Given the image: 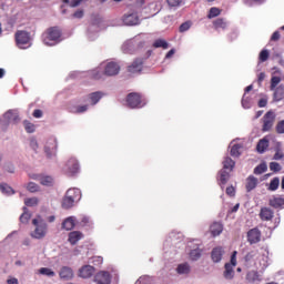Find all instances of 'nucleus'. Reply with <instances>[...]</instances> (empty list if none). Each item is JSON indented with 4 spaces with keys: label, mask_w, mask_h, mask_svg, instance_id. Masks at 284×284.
<instances>
[{
    "label": "nucleus",
    "mask_w": 284,
    "mask_h": 284,
    "mask_svg": "<svg viewBox=\"0 0 284 284\" xmlns=\"http://www.w3.org/2000/svg\"><path fill=\"white\" fill-rule=\"evenodd\" d=\"M61 29L59 27L48 28L41 36L42 42L44 45H57L61 43Z\"/></svg>",
    "instance_id": "1"
},
{
    "label": "nucleus",
    "mask_w": 284,
    "mask_h": 284,
    "mask_svg": "<svg viewBox=\"0 0 284 284\" xmlns=\"http://www.w3.org/2000/svg\"><path fill=\"white\" fill-rule=\"evenodd\" d=\"M81 200V190L79 189H69L62 200V207L64 210H70L74 207V203Z\"/></svg>",
    "instance_id": "2"
},
{
    "label": "nucleus",
    "mask_w": 284,
    "mask_h": 284,
    "mask_svg": "<svg viewBox=\"0 0 284 284\" xmlns=\"http://www.w3.org/2000/svg\"><path fill=\"white\" fill-rule=\"evenodd\" d=\"M32 225H34L36 229L31 232V237L38 240L45 239L48 234V223H45L41 216H38V219L32 220Z\"/></svg>",
    "instance_id": "3"
},
{
    "label": "nucleus",
    "mask_w": 284,
    "mask_h": 284,
    "mask_svg": "<svg viewBox=\"0 0 284 284\" xmlns=\"http://www.w3.org/2000/svg\"><path fill=\"white\" fill-rule=\"evenodd\" d=\"M16 43L21 50L30 48V32L19 30L14 34Z\"/></svg>",
    "instance_id": "4"
},
{
    "label": "nucleus",
    "mask_w": 284,
    "mask_h": 284,
    "mask_svg": "<svg viewBox=\"0 0 284 284\" xmlns=\"http://www.w3.org/2000/svg\"><path fill=\"white\" fill-rule=\"evenodd\" d=\"M276 123V113L267 111L262 118V132H270Z\"/></svg>",
    "instance_id": "5"
},
{
    "label": "nucleus",
    "mask_w": 284,
    "mask_h": 284,
    "mask_svg": "<svg viewBox=\"0 0 284 284\" xmlns=\"http://www.w3.org/2000/svg\"><path fill=\"white\" fill-rule=\"evenodd\" d=\"M126 103L129 108H143L145 105V100L139 93H129L126 97Z\"/></svg>",
    "instance_id": "6"
},
{
    "label": "nucleus",
    "mask_w": 284,
    "mask_h": 284,
    "mask_svg": "<svg viewBox=\"0 0 284 284\" xmlns=\"http://www.w3.org/2000/svg\"><path fill=\"white\" fill-rule=\"evenodd\" d=\"M245 281L247 284H258L261 281H263V276L261 273H258V271L251 270L246 272Z\"/></svg>",
    "instance_id": "7"
},
{
    "label": "nucleus",
    "mask_w": 284,
    "mask_h": 284,
    "mask_svg": "<svg viewBox=\"0 0 284 284\" xmlns=\"http://www.w3.org/2000/svg\"><path fill=\"white\" fill-rule=\"evenodd\" d=\"M79 172V161L74 158L68 160L65 165V173L68 176H74Z\"/></svg>",
    "instance_id": "8"
},
{
    "label": "nucleus",
    "mask_w": 284,
    "mask_h": 284,
    "mask_svg": "<svg viewBox=\"0 0 284 284\" xmlns=\"http://www.w3.org/2000/svg\"><path fill=\"white\" fill-rule=\"evenodd\" d=\"M94 282L98 284H110L112 283V276L108 271H100L95 274Z\"/></svg>",
    "instance_id": "9"
},
{
    "label": "nucleus",
    "mask_w": 284,
    "mask_h": 284,
    "mask_svg": "<svg viewBox=\"0 0 284 284\" xmlns=\"http://www.w3.org/2000/svg\"><path fill=\"white\" fill-rule=\"evenodd\" d=\"M120 71L121 67L116 62H109L104 68V74H106V77H116Z\"/></svg>",
    "instance_id": "10"
},
{
    "label": "nucleus",
    "mask_w": 284,
    "mask_h": 284,
    "mask_svg": "<svg viewBox=\"0 0 284 284\" xmlns=\"http://www.w3.org/2000/svg\"><path fill=\"white\" fill-rule=\"evenodd\" d=\"M32 179L39 181L41 185H45L47 187H52V185H54V179L50 175L34 174L32 175Z\"/></svg>",
    "instance_id": "11"
},
{
    "label": "nucleus",
    "mask_w": 284,
    "mask_h": 284,
    "mask_svg": "<svg viewBox=\"0 0 284 284\" xmlns=\"http://www.w3.org/2000/svg\"><path fill=\"white\" fill-rule=\"evenodd\" d=\"M247 241L251 245L261 243V231L258 229H251L247 232Z\"/></svg>",
    "instance_id": "12"
},
{
    "label": "nucleus",
    "mask_w": 284,
    "mask_h": 284,
    "mask_svg": "<svg viewBox=\"0 0 284 284\" xmlns=\"http://www.w3.org/2000/svg\"><path fill=\"white\" fill-rule=\"evenodd\" d=\"M143 70V59L138 58L135 59L129 67H128V72L131 74H136L139 72H142Z\"/></svg>",
    "instance_id": "13"
},
{
    "label": "nucleus",
    "mask_w": 284,
    "mask_h": 284,
    "mask_svg": "<svg viewBox=\"0 0 284 284\" xmlns=\"http://www.w3.org/2000/svg\"><path fill=\"white\" fill-rule=\"evenodd\" d=\"M122 22L124 23V26H139L140 23L139 14L138 13L124 14L122 17Z\"/></svg>",
    "instance_id": "14"
},
{
    "label": "nucleus",
    "mask_w": 284,
    "mask_h": 284,
    "mask_svg": "<svg viewBox=\"0 0 284 284\" xmlns=\"http://www.w3.org/2000/svg\"><path fill=\"white\" fill-rule=\"evenodd\" d=\"M57 148H58L57 139L50 138L45 143L44 152L48 156H52V154L57 152Z\"/></svg>",
    "instance_id": "15"
},
{
    "label": "nucleus",
    "mask_w": 284,
    "mask_h": 284,
    "mask_svg": "<svg viewBox=\"0 0 284 284\" xmlns=\"http://www.w3.org/2000/svg\"><path fill=\"white\" fill-rule=\"evenodd\" d=\"M94 272H95L94 266L84 265L80 268L79 276H81V278H90V277H92Z\"/></svg>",
    "instance_id": "16"
},
{
    "label": "nucleus",
    "mask_w": 284,
    "mask_h": 284,
    "mask_svg": "<svg viewBox=\"0 0 284 284\" xmlns=\"http://www.w3.org/2000/svg\"><path fill=\"white\" fill-rule=\"evenodd\" d=\"M77 226V217L75 216H69L62 222V230H67L70 232V230H74Z\"/></svg>",
    "instance_id": "17"
},
{
    "label": "nucleus",
    "mask_w": 284,
    "mask_h": 284,
    "mask_svg": "<svg viewBox=\"0 0 284 284\" xmlns=\"http://www.w3.org/2000/svg\"><path fill=\"white\" fill-rule=\"evenodd\" d=\"M273 101L278 103L284 100V84H280L277 88L273 89Z\"/></svg>",
    "instance_id": "18"
},
{
    "label": "nucleus",
    "mask_w": 284,
    "mask_h": 284,
    "mask_svg": "<svg viewBox=\"0 0 284 284\" xmlns=\"http://www.w3.org/2000/svg\"><path fill=\"white\" fill-rule=\"evenodd\" d=\"M83 239V233L80 231H72L69 233L68 241L71 245H77Z\"/></svg>",
    "instance_id": "19"
},
{
    "label": "nucleus",
    "mask_w": 284,
    "mask_h": 284,
    "mask_svg": "<svg viewBox=\"0 0 284 284\" xmlns=\"http://www.w3.org/2000/svg\"><path fill=\"white\" fill-rule=\"evenodd\" d=\"M261 221H272L274 219V211L270 207H262L260 211Z\"/></svg>",
    "instance_id": "20"
},
{
    "label": "nucleus",
    "mask_w": 284,
    "mask_h": 284,
    "mask_svg": "<svg viewBox=\"0 0 284 284\" xmlns=\"http://www.w3.org/2000/svg\"><path fill=\"white\" fill-rule=\"evenodd\" d=\"M211 257L213 263H221L222 258H223V247L217 246L215 248H213L212 253H211Z\"/></svg>",
    "instance_id": "21"
},
{
    "label": "nucleus",
    "mask_w": 284,
    "mask_h": 284,
    "mask_svg": "<svg viewBox=\"0 0 284 284\" xmlns=\"http://www.w3.org/2000/svg\"><path fill=\"white\" fill-rule=\"evenodd\" d=\"M59 275L60 278H63L64 281H71V278L74 277V272L72 271V268L64 266L61 268Z\"/></svg>",
    "instance_id": "22"
},
{
    "label": "nucleus",
    "mask_w": 284,
    "mask_h": 284,
    "mask_svg": "<svg viewBox=\"0 0 284 284\" xmlns=\"http://www.w3.org/2000/svg\"><path fill=\"white\" fill-rule=\"evenodd\" d=\"M4 119L8 123H18L19 113H17V111L9 110L4 113Z\"/></svg>",
    "instance_id": "23"
},
{
    "label": "nucleus",
    "mask_w": 284,
    "mask_h": 284,
    "mask_svg": "<svg viewBox=\"0 0 284 284\" xmlns=\"http://www.w3.org/2000/svg\"><path fill=\"white\" fill-rule=\"evenodd\" d=\"M223 276L226 278V281H232V278H234V266L230 263H226L224 266Z\"/></svg>",
    "instance_id": "24"
},
{
    "label": "nucleus",
    "mask_w": 284,
    "mask_h": 284,
    "mask_svg": "<svg viewBox=\"0 0 284 284\" xmlns=\"http://www.w3.org/2000/svg\"><path fill=\"white\" fill-rule=\"evenodd\" d=\"M256 185H258V179L254 178V175H250L246 179V191L252 192V190H254Z\"/></svg>",
    "instance_id": "25"
},
{
    "label": "nucleus",
    "mask_w": 284,
    "mask_h": 284,
    "mask_svg": "<svg viewBox=\"0 0 284 284\" xmlns=\"http://www.w3.org/2000/svg\"><path fill=\"white\" fill-rule=\"evenodd\" d=\"M210 232H211L212 236H219L223 232V224L214 222L210 226Z\"/></svg>",
    "instance_id": "26"
},
{
    "label": "nucleus",
    "mask_w": 284,
    "mask_h": 284,
    "mask_svg": "<svg viewBox=\"0 0 284 284\" xmlns=\"http://www.w3.org/2000/svg\"><path fill=\"white\" fill-rule=\"evenodd\" d=\"M213 27L216 30H227V21L223 18H217L213 21Z\"/></svg>",
    "instance_id": "27"
},
{
    "label": "nucleus",
    "mask_w": 284,
    "mask_h": 284,
    "mask_svg": "<svg viewBox=\"0 0 284 284\" xmlns=\"http://www.w3.org/2000/svg\"><path fill=\"white\" fill-rule=\"evenodd\" d=\"M267 148H270V140L264 138L257 142L256 150L260 154H263Z\"/></svg>",
    "instance_id": "28"
},
{
    "label": "nucleus",
    "mask_w": 284,
    "mask_h": 284,
    "mask_svg": "<svg viewBox=\"0 0 284 284\" xmlns=\"http://www.w3.org/2000/svg\"><path fill=\"white\" fill-rule=\"evenodd\" d=\"M219 181L220 185H226L227 181H230V171L227 172L225 169H222L219 172Z\"/></svg>",
    "instance_id": "29"
},
{
    "label": "nucleus",
    "mask_w": 284,
    "mask_h": 284,
    "mask_svg": "<svg viewBox=\"0 0 284 284\" xmlns=\"http://www.w3.org/2000/svg\"><path fill=\"white\" fill-rule=\"evenodd\" d=\"M234 165H236V162H234V160H232V158L226 156L223 161L222 170H229V172H232V170H234Z\"/></svg>",
    "instance_id": "30"
},
{
    "label": "nucleus",
    "mask_w": 284,
    "mask_h": 284,
    "mask_svg": "<svg viewBox=\"0 0 284 284\" xmlns=\"http://www.w3.org/2000/svg\"><path fill=\"white\" fill-rule=\"evenodd\" d=\"M268 204L271 205V207H284V199L283 197H273L270 200Z\"/></svg>",
    "instance_id": "31"
},
{
    "label": "nucleus",
    "mask_w": 284,
    "mask_h": 284,
    "mask_svg": "<svg viewBox=\"0 0 284 284\" xmlns=\"http://www.w3.org/2000/svg\"><path fill=\"white\" fill-rule=\"evenodd\" d=\"M102 98H103V93L100 92V91H97V92H93V93L89 94V99H90L92 105H97V103L99 101H101Z\"/></svg>",
    "instance_id": "32"
},
{
    "label": "nucleus",
    "mask_w": 284,
    "mask_h": 284,
    "mask_svg": "<svg viewBox=\"0 0 284 284\" xmlns=\"http://www.w3.org/2000/svg\"><path fill=\"white\" fill-rule=\"evenodd\" d=\"M257 257H258V250L251 251L245 255V262L252 263L256 261Z\"/></svg>",
    "instance_id": "33"
},
{
    "label": "nucleus",
    "mask_w": 284,
    "mask_h": 284,
    "mask_svg": "<svg viewBox=\"0 0 284 284\" xmlns=\"http://www.w3.org/2000/svg\"><path fill=\"white\" fill-rule=\"evenodd\" d=\"M241 150H243L242 144H233L231 148V156H235V158L241 156Z\"/></svg>",
    "instance_id": "34"
},
{
    "label": "nucleus",
    "mask_w": 284,
    "mask_h": 284,
    "mask_svg": "<svg viewBox=\"0 0 284 284\" xmlns=\"http://www.w3.org/2000/svg\"><path fill=\"white\" fill-rule=\"evenodd\" d=\"M39 274H41L42 276H49L50 278H52L53 276H57L54 271H52L51 268H48V267H41L39 270Z\"/></svg>",
    "instance_id": "35"
},
{
    "label": "nucleus",
    "mask_w": 284,
    "mask_h": 284,
    "mask_svg": "<svg viewBox=\"0 0 284 284\" xmlns=\"http://www.w3.org/2000/svg\"><path fill=\"white\" fill-rule=\"evenodd\" d=\"M178 274H190V264H180L176 268Z\"/></svg>",
    "instance_id": "36"
},
{
    "label": "nucleus",
    "mask_w": 284,
    "mask_h": 284,
    "mask_svg": "<svg viewBox=\"0 0 284 284\" xmlns=\"http://www.w3.org/2000/svg\"><path fill=\"white\" fill-rule=\"evenodd\" d=\"M153 48H163V50H168V48H170V45L168 44V41H165L163 39H158L154 41Z\"/></svg>",
    "instance_id": "37"
},
{
    "label": "nucleus",
    "mask_w": 284,
    "mask_h": 284,
    "mask_svg": "<svg viewBox=\"0 0 284 284\" xmlns=\"http://www.w3.org/2000/svg\"><path fill=\"white\" fill-rule=\"evenodd\" d=\"M24 212L20 216V222L27 224L29 223L30 219H32V214L28 212V207H23Z\"/></svg>",
    "instance_id": "38"
},
{
    "label": "nucleus",
    "mask_w": 284,
    "mask_h": 284,
    "mask_svg": "<svg viewBox=\"0 0 284 284\" xmlns=\"http://www.w3.org/2000/svg\"><path fill=\"white\" fill-rule=\"evenodd\" d=\"M278 185H281V180L278 178H274L268 186V190H271V192H276V190H278Z\"/></svg>",
    "instance_id": "39"
},
{
    "label": "nucleus",
    "mask_w": 284,
    "mask_h": 284,
    "mask_svg": "<svg viewBox=\"0 0 284 284\" xmlns=\"http://www.w3.org/2000/svg\"><path fill=\"white\" fill-rule=\"evenodd\" d=\"M24 205H27V207H34V206L39 205V199H37V197L26 199Z\"/></svg>",
    "instance_id": "40"
},
{
    "label": "nucleus",
    "mask_w": 284,
    "mask_h": 284,
    "mask_svg": "<svg viewBox=\"0 0 284 284\" xmlns=\"http://www.w3.org/2000/svg\"><path fill=\"white\" fill-rule=\"evenodd\" d=\"M190 258L191 261H199L201 258V250L195 248L190 252Z\"/></svg>",
    "instance_id": "41"
},
{
    "label": "nucleus",
    "mask_w": 284,
    "mask_h": 284,
    "mask_svg": "<svg viewBox=\"0 0 284 284\" xmlns=\"http://www.w3.org/2000/svg\"><path fill=\"white\" fill-rule=\"evenodd\" d=\"M267 172V164L261 163L254 169V174H264Z\"/></svg>",
    "instance_id": "42"
},
{
    "label": "nucleus",
    "mask_w": 284,
    "mask_h": 284,
    "mask_svg": "<svg viewBox=\"0 0 284 284\" xmlns=\"http://www.w3.org/2000/svg\"><path fill=\"white\" fill-rule=\"evenodd\" d=\"M260 61L262 63H265V61H267L270 59V51H267L266 49L262 50L260 52V57H258Z\"/></svg>",
    "instance_id": "43"
},
{
    "label": "nucleus",
    "mask_w": 284,
    "mask_h": 284,
    "mask_svg": "<svg viewBox=\"0 0 284 284\" xmlns=\"http://www.w3.org/2000/svg\"><path fill=\"white\" fill-rule=\"evenodd\" d=\"M0 190L3 194H14V190H12V187L9 186L8 184H1Z\"/></svg>",
    "instance_id": "44"
},
{
    "label": "nucleus",
    "mask_w": 284,
    "mask_h": 284,
    "mask_svg": "<svg viewBox=\"0 0 284 284\" xmlns=\"http://www.w3.org/2000/svg\"><path fill=\"white\" fill-rule=\"evenodd\" d=\"M219 14H221V10L216 7H213L210 9L207 17L209 19H214V17H219Z\"/></svg>",
    "instance_id": "45"
},
{
    "label": "nucleus",
    "mask_w": 284,
    "mask_h": 284,
    "mask_svg": "<svg viewBox=\"0 0 284 284\" xmlns=\"http://www.w3.org/2000/svg\"><path fill=\"white\" fill-rule=\"evenodd\" d=\"M166 3L170 8H179L180 6H183V0H166Z\"/></svg>",
    "instance_id": "46"
},
{
    "label": "nucleus",
    "mask_w": 284,
    "mask_h": 284,
    "mask_svg": "<svg viewBox=\"0 0 284 284\" xmlns=\"http://www.w3.org/2000/svg\"><path fill=\"white\" fill-rule=\"evenodd\" d=\"M27 190H28V192H31V193L39 192V186L34 182H29L27 184Z\"/></svg>",
    "instance_id": "47"
},
{
    "label": "nucleus",
    "mask_w": 284,
    "mask_h": 284,
    "mask_svg": "<svg viewBox=\"0 0 284 284\" xmlns=\"http://www.w3.org/2000/svg\"><path fill=\"white\" fill-rule=\"evenodd\" d=\"M281 83V77H272L271 79V90H276V85Z\"/></svg>",
    "instance_id": "48"
},
{
    "label": "nucleus",
    "mask_w": 284,
    "mask_h": 284,
    "mask_svg": "<svg viewBox=\"0 0 284 284\" xmlns=\"http://www.w3.org/2000/svg\"><path fill=\"white\" fill-rule=\"evenodd\" d=\"M24 129H26V132H28L29 134H32V132H34V124H32L29 121H24Z\"/></svg>",
    "instance_id": "49"
},
{
    "label": "nucleus",
    "mask_w": 284,
    "mask_h": 284,
    "mask_svg": "<svg viewBox=\"0 0 284 284\" xmlns=\"http://www.w3.org/2000/svg\"><path fill=\"white\" fill-rule=\"evenodd\" d=\"M275 130L277 134H284V120L277 122Z\"/></svg>",
    "instance_id": "50"
},
{
    "label": "nucleus",
    "mask_w": 284,
    "mask_h": 284,
    "mask_svg": "<svg viewBox=\"0 0 284 284\" xmlns=\"http://www.w3.org/2000/svg\"><path fill=\"white\" fill-rule=\"evenodd\" d=\"M78 224L80 225V227H85L87 225H90V217L82 216Z\"/></svg>",
    "instance_id": "51"
},
{
    "label": "nucleus",
    "mask_w": 284,
    "mask_h": 284,
    "mask_svg": "<svg viewBox=\"0 0 284 284\" xmlns=\"http://www.w3.org/2000/svg\"><path fill=\"white\" fill-rule=\"evenodd\" d=\"M270 170H272V172H281V164H278V162H271Z\"/></svg>",
    "instance_id": "52"
},
{
    "label": "nucleus",
    "mask_w": 284,
    "mask_h": 284,
    "mask_svg": "<svg viewBox=\"0 0 284 284\" xmlns=\"http://www.w3.org/2000/svg\"><path fill=\"white\" fill-rule=\"evenodd\" d=\"M257 105L258 108H267V97L260 99Z\"/></svg>",
    "instance_id": "53"
},
{
    "label": "nucleus",
    "mask_w": 284,
    "mask_h": 284,
    "mask_svg": "<svg viewBox=\"0 0 284 284\" xmlns=\"http://www.w3.org/2000/svg\"><path fill=\"white\" fill-rule=\"evenodd\" d=\"M135 284H150V277H146V276L140 277V278L135 282Z\"/></svg>",
    "instance_id": "54"
},
{
    "label": "nucleus",
    "mask_w": 284,
    "mask_h": 284,
    "mask_svg": "<svg viewBox=\"0 0 284 284\" xmlns=\"http://www.w3.org/2000/svg\"><path fill=\"white\" fill-rule=\"evenodd\" d=\"M236 254L237 252L234 251L231 255V262H230V265H232L233 267H236Z\"/></svg>",
    "instance_id": "55"
},
{
    "label": "nucleus",
    "mask_w": 284,
    "mask_h": 284,
    "mask_svg": "<svg viewBox=\"0 0 284 284\" xmlns=\"http://www.w3.org/2000/svg\"><path fill=\"white\" fill-rule=\"evenodd\" d=\"M242 105L243 108H245V110H250L251 104H250V100L245 98V95L242 99Z\"/></svg>",
    "instance_id": "56"
},
{
    "label": "nucleus",
    "mask_w": 284,
    "mask_h": 284,
    "mask_svg": "<svg viewBox=\"0 0 284 284\" xmlns=\"http://www.w3.org/2000/svg\"><path fill=\"white\" fill-rule=\"evenodd\" d=\"M190 22H183L181 26H180V32H187V29L190 28Z\"/></svg>",
    "instance_id": "57"
},
{
    "label": "nucleus",
    "mask_w": 284,
    "mask_h": 284,
    "mask_svg": "<svg viewBox=\"0 0 284 284\" xmlns=\"http://www.w3.org/2000/svg\"><path fill=\"white\" fill-rule=\"evenodd\" d=\"M226 194L227 196H234V194H236V190L234 189V186L226 187Z\"/></svg>",
    "instance_id": "58"
},
{
    "label": "nucleus",
    "mask_w": 284,
    "mask_h": 284,
    "mask_svg": "<svg viewBox=\"0 0 284 284\" xmlns=\"http://www.w3.org/2000/svg\"><path fill=\"white\" fill-rule=\"evenodd\" d=\"M83 1H85V0H72L70 2V7L71 8H77V7L81 6V3H83Z\"/></svg>",
    "instance_id": "59"
},
{
    "label": "nucleus",
    "mask_w": 284,
    "mask_h": 284,
    "mask_svg": "<svg viewBox=\"0 0 284 284\" xmlns=\"http://www.w3.org/2000/svg\"><path fill=\"white\" fill-rule=\"evenodd\" d=\"M33 116H34V119H41V116H43V111L36 109L33 111Z\"/></svg>",
    "instance_id": "60"
},
{
    "label": "nucleus",
    "mask_w": 284,
    "mask_h": 284,
    "mask_svg": "<svg viewBox=\"0 0 284 284\" xmlns=\"http://www.w3.org/2000/svg\"><path fill=\"white\" fill-rule=\"evenodd\" d=\"M278 39H281V32L275 31L271 37V41H278Z\"/></svg>",
    "instance_id": "61"
},
{
    "label": "nucleus",
    "mask_w": 284,
    "mask_h": 284,
    "mask_svg": "<svg viewBox=\"0 0 284 284\" xmlns=\"http://www.w3.org/2000/svg\"><path fill=\"white\" fill-rule=\"evenodd\" d=\"M77 112L79 114L83 113V112H88V105H80L77 108Z\"/></svg>",
    "instance_id": "62"
},
{
    "label": "nucleus",
    "mask_w": 284,
    "mask_h": 284,
    "mask_svg": "<svg viewBox=\"0 0 284 284\" xmlns=\"http://www.w3.org/2000/svg\"><path fill=\"white\" fill-rule=\"evenodd\" d=\"M75 19H83V10H78L73 13Z\"/></svg>",
    "instance_id": "63"
},
{
    "label": "nucleus",
    "mask_w": 284,
    "mask_h": 284,
    "mask_svg": "<svg viewBox=\"0 0 284 284\" xmlns=\"http://www.w3.org/2000/svg\"><path fill=\"white\" fill-rule=\"evenodd\" d=\"M281 159H283V152L277 150L276 153L274 154V160L281 161Z\"/></svg>",
    "instance_id": "64"
}]
</instances>
